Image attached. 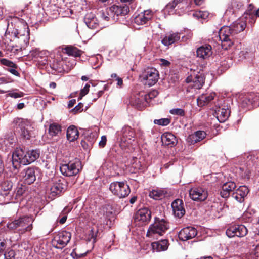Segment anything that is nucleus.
I'll list each match as a JSON object with an SVG mask.
<instances>
[{
  "mask_svg": "<svg viewBox=\"0 0 259 259\" xmlns=\"http://www.w3.org/2000/svg\"><path fill=\"white\" fill-rule=\"evenodd\" d=\"M168 228V223L165 220L156 217L154 223L149 226L146 236L153 239H157L165 233Z\"/></svg>",
  "mask_w": 259,
  "mask_h": 259,
  "instance_id": "nucleus-1",
  "label": "nucleus"
},
{
  "mask_svg": "<svg viewBox=\"0 0 259 259\" xmlns=\"http://www.w3.org/2000/svg\"><path fill=\"white\" fill-rule=\"evenodd\" d=\"M32 219L30 217H20L10 223H8L7 227L10 230H15L19 234H23L32 229Z\"/></svg>",
  "mask_w": 259,
  "mask_h": 259,
  "instance_id": "nucleus-2",
  "label": "nucleus"
},
{
  "mask_svg": "<svg viewBox=\"0 0 259 259\" xmlns=\"http://www.w3.org/2000/svg\"><path fill=\"white\" fill-rule=\"evenodd\" d=\"M116 135L120 141V146L123 149L129 147L135 139V131L129 126H123L120 131L117 132Z\"/></svg>",
  "mask_w": 259,
  "mask_h": 259,
  "instance_id": "nucleus-3",
  "label": "nucleus"
},
{
  "mask_svg": "<svg viewBox=\"0 0 259 259\" xmlns=\"http://www.w3.org/2000/svg\"><path fill=\"white\" fill-rule=\"evenodd\" d=\"M130 12L129 7L126 6H119L113 5L106 9V12L102 14L103 19L107 21L115 20L119 15L125 16Z\"/></svg>",
  "mask_w": 259,
  "mask_h": 259,
  "instance_id": "nucleus-4",
  "label": "nucleus"
},
{
  "mask_svg": "<svg viewBox=\"0 0 259 259\" xmlns=\"http://www.w3.org/2000/svg\"><path fill=\"white\" fill-rule=\"evenodd\" d=\"M219 40L221 42V46L224 50H228L233 44V33L232 29L228 26H223L219 32Z\"/></svg>",
  "mask_w": 259,
  "mask_h": 259,
  "instance_id": "nucleus-5",
  "label": "nucleus"
},
{
  "mask_svg": "<svg viewBox=\"0 0 259 259\" xmlns=\"http://www.w3.org/2000/svg\"><path fill=\"white\" fill-rule=\"evenodd\" d=\"M81 168V162L77 159L69 161L68 163L63 164L60 167L61 174L67 177L76 175Z\"/></svg>",
  "mask_w": 259,
  "mask_h": 259,
  "instance_id": "nucleus-6",
  "label": "nucleus"
},
{
  "mask_svg": "<svg viewBox=\"0 0 259 259\" xmlns=\"http://www.w3.org/2000/svg\"><path fill=\"white\" fill-rule=\"evenodd\" d=\"M109 189L111 192L119 198H124L128 195L131 190L129 186L121 182H114L110 184Z\"/></svg>",
  "mask_w": 259,
  "mask_h": 259,
  "instance_id": "nucleus-7",
  "label": "nucleus"
},
{
  "mask_svg": "<svg viewBox=\"0 0 259 259\" xmlns=\"http://www.w3.org/2000/svg\"><path fill=\"white\" fill-rule=\"evenodd\" d=\"M66 181L61 177H55L52 180L50 193L55 196L64 192L67 189Z\"/></svg>",
  "mask_w": 259,
  "mask_h": 259,
  "instance_id": "nucleus-8",
  "label": "nucleus"
},
{
  "mask_svg": "<svg viewBox=\"0 0 259 259\" xmlns=\"http://www.w3.org/2000/svg\"><path fill=\"white\" fill-rule=\"evenodd\" d=\"M71 237V234L69 232H59L53 239V245L57 248L62 249L68 243Z\"/></svg>",
  "mask_w": 259,
  "mask_h": 259,
  "instance_id": "nucleus-9",
  "label": "nucleus"
},
{
  "mask_svg": "<svg viewBox=\"0 0 259 259\" xmlns=\"http://www.w3.org/2000/svg\"><path fill=\"white\" fill-rule=\"evenodd\" d=\"M12 164L14 169H18L20 164L27 165L24 160H27L26 152L22 149L16 148L12 154Z\"/></svg>",
  "mask_w": 259,
  "mask_h": 259,
  "instance_id": "nucleus-10",
  "label": "nucleus"
},
{
  "mask_svg": "<svg viewBox=\"0 0 259 259\" xmlns=\"http://www.w3.org/2000/svg\"><path fill=\"white\" fill-rule=\"evenodd\" d=\"M151 218V211L147 208L139 209L135 215V222L139 225H143L148 223Z\"/></svg>",
  "mask_w": 259,
  "mask_h": 259,
  "instance_id": "nucleus-11",
  "label": "nucleus"
},
{
  "mask_svg": "<svg viewBox=\"0 0 259 259\" xmlns=\"http://www.w3.org/2000/svg\"><path fill=\"white\" fill-rule=\"evenodd\" d=\"M247 229L245 226L243 225H234L228 228L226 233L227 236L230 238L234 236L242 237L247 234Z\"/></svg>",
  "mask_w": 259,
  "mask_h": 259,
  "instance_id": "nucleus-12",
  "label": "nucleus"
},
{
  "mask_svg": "<svg viewBox=\"0 0 259 259\" xmlns=\"http://www.w3.org/2000/svg\"><path fill=\"white\" fill-rule=\"evenodd\" d=\"M186 0H174L170 2L165 6L164 11L168 14L171 15L177 13L178 8L182 9L181 12H184L185 8L186 7Z\"/></svg>",
  "mask_w": 259,
  "mask_h": 259,
  "instance_id": "nucleus-13",
  "label": "nucleus"
},
{
  "mask_svg": "<svg viewBox=\"0 0 259 259\" xmlns=\"http://www.w3.org/2000/svg\"><path fill=\"white\" fill-rule=\"evenodd\" d=\"M190 198L194 201H203L208 196L207 191L203 188L195 187L189 190Z\"/></svg>",
  "mask_w": 259,
  "mask_h": 259,
  "instance_id": "nucleus-14",
  "label": "nucleus"
},
{
  "mask_svg": "<svg viewBox=\"0 0 259 259\" xmlns=\"http://www.w3.org/2000/svg\"><path fill=\"white\" fill-rule=\"evenodd\" d=\"M113 213V208L110 204H106L100 208L97 213L98 219L101 223L110 220Z\"/></svg>",
  "mask_w": 259,
  "mask_h": 259,
  "instance_id": "nucleus-15",
  "label": "nucleus"
},
{
  "mask_svg": "<svg viewBox=\"0 0 259 259\" xmlns=\"http://www.w3.org/2000/svg\"><path fill=\"white\" fill-rule=\"evenodd\" d=\"M16 123L21 130V135L26 139H28L31 136V125L29 121L24 119H17Z\"/></svg>",
  "mask_w": 259,
  "mask_h": 259,
  "instance_id": "nucleus-16",
  "label": "nucleus"
},
{
  "mask_svg": "<svg viewBox=\"0 0 259 259\" xmlns=\"http://www.w3.org/2000/svg\"><path fill=\"white\" fill-rule=\"evenodd\" d=\"M20 179L24 183L30 185L33 183L36 180L34 169L28 167L23 169L19 175Z\"/></svg>",
  "mask_w": 259,
  "mask_h": 259,
  "instance_id": "nucleus-17",
  "label": "nucleus"
},
{
  "mask_svg": "<svg viewBox=\"0 0 259 259\" xmlns=\"http://www.w3.org/2000/svg\"><path fill=\"white\" fill-rule=\"evenodd\" d=\"M15 143V139L13 135H6L0 138V149L3 151H9L12 150Z\"/></svg>",
  "mask_w": 259,
  "mask_h": 259,
  "instance_id": "nucleus-18",
  "label": "nucleus"
},
{
  "mask_svg": "<svg viewBox=\"0 0 259 259\" xmlns=\"http://www.w3.org/2000/svg\"><path fill=\"white\" fill-rule=\"evenodd\" d=\"M188 83H191L190 86L197 89L201 88L204 83V75L200 73H198L194 75H190L186 79Z\"/></svg>",
  "mask_w": 259,
  "mask_h": 259,
  "instance_id": "nucleus-19",
  "label": "nucleus"
},
{
  "mask_svg": "<svg viewBox=\"0 0 259 259\" xmlns=\"http://www.w3.org/2000/svg\"><path fill=\"white\" fill-rule=\"evenodd\" d=\"M145 80V84L149 86L155 84L158 80V71L155 68H150L147 70L146 74L143 77Z\"/></svg>",
  "mask_w": 259,
  "mask_h": 259,
  "instance_id": "nucleus-20",
  "label": "nucleus"
},
{
  "mask_svg": "<svg viewBox=\"0 0 259 259\" xmlns=\"http://www.w3.org/2000/svg\"><path fill=\"white\" fill-rule=\"evenodd\" d=\"M197 234L196 229L193 227H187L182 229L179 233V238L182 241H187L195 237Z\"/></svg>",
  "mask_w": 259,
  "mask_h": 259,
  "instance_id": "nucleus-21",
  "label": "nucleus"
},
{
  "mask_svg": "<svg viewBox=\"0 0 259 259\" xmlns=\"http://www.w3.org/2000/svg\"><path fill=\"white\" fill-rule=\"evenodd\" d=\"M153 15L154 13L152 10H145L135 18V22L138 25L145 24L151 20Z\"/></svg>",
  "mask_w": 259,
  "mask_h": 259,
  "instance_id": "nucleus-22",
  "label": "nucleus"
},
{
  "mask_svg": "<svg viewBox=\"0 0 259 259\" xmlns=\"http://www.w3.org/2000/svg\"><path fill=\"white\" fill-rule=\"evenodd\" d=\"M171 207L174 215L179 218H182L185 213V210L182 200L178 199L173 201Z\"/></svg>",
  "mask_w": 259,
  "mask_h": 259,
  "instance_id": "nucleus-23",
  "label": "nucleus"
},
{
  "mask_svg": "<svg viewBox=\"0 0 259 259\" xmlns=\"http://www.w3.org/2000/svg\"><path fill=\"white\" fill-rule=\"evenodd\" d=\"M181 38V34L178 32H170L165 35L161 42L165 46H169L172 44L178 42Z\"/></svg>",
  "mask_w": 259,
  "mask_h": 259,
  "instance_id": "nucleus-24",
  "label": "nucleus"
},
{
  "mask_svg": "<svg viewBox=\"0 0 259 259\" xmlns=\"http://www.w3.org/2000/svg\"><path fill=\"white\" fill-rule=\"evenodd\" d=\"M211 50V46L209 45L202 46L196 51L197 56L203 59H207L212 55Z\"/></svg>",
  "mask_w": 259,
  "mask_h": 259,
  "instance_id": "nucleus-25",
  "label": "nucleus"
},
{
  "mask_svg": "<svg viewBox=\"0 0 259 259\" xmlns=\"http://www.w3.org/2000/svg\"><path fill=\"white\" fill-rule=\"evenodd\" d=\"M248 192L249 190L246 186H241L232 194V197L238 202H242Z\"/></svg>",
  "mask_w": 259,
  "mask_h": 259,
  "instance_id": "nucleus-26",
  "label": "nucleus"
},
{
  "mask_svg": "<svg viewBox=\"0 0 259 259\" xmlns=\"http://www.w3.org/2000/svg\"><path fill=\"white\" fill-rule=\"evenodd\" d=\"M215 93L214 92L202 94L197 99V105L199 107H203L208 104L211 100L214 99Z\"/></svg>",
  "mask_w": 259,
  "mask_h": 259,
  "instance_id": "nucleus-27",
  "label": "nucleus"
},
{
  "mask_svg": "<svg viewBox=\"0 0 259 259\" xmlns=\"http://www.w3.org/2000/svg\"><path fill=\"white\" fill-rule=\"evenodd\" d=\"M206 136V134L204 131H198L194 134L190 135L187 138V140L191 144H194L204 139Z\"/></svg>",
  "mask_w": 259,
  "mask_h": 259,
  "instance_id": "nucleus-28",
  "label": "nucleus"
},
{
  "mask_svg": "<svg viewBox=\"0 0 259 259\" xmlns=\"http://www.w3.org/2000/svg\"><path fill=\"white\" fill-rule=\"evenodd\" d=\"M11 35V36L13 37L14 38H21V39L23 40L24 42L26 45L28 43L29 32L27 27L26 28H24L23 32H21L20 30L19 31H18L17 30H16L12 32Z\"/></svg>",
  "mask_w": 259,
  "mask_h": 259,
  "instance_id": "nucleus-29",
  "label": "nucleus"
},
{
  "mask_svg": "<svg viewBox=\"0 0 259 259\" xmlns=\"http://www.w3.org/2000/svg\"><path fill=\"white\" fill-rule=\"evenodd\" d=\"M161 141L163 144L170 147L175 146L177 144L176 137L171 133L166 132L161 136Z\"/></svg>",
  "mask_w": 259,
  "mask_h": 259,
  "instance_id": "nucleus-30",
  "label": "nucleus"
},
{
  "mask_svg": "<svg viewBox=\"0 0 259 259\" xmlns=\"http://www.w3.org/2000/svg\"><path fill=\"white\" fill-rule=\"evenodd\" d=\"M236 188V184L233 182H228L223 184L220 191V195L223 198H228L231 192Z\"/></svg>",
  "mask_w": 259,
  "mask_h": 259,
  "instance_id": "nucleus-31",
  "label": "nucleus"
},
{
  "mask_svg": "<svg viewBox=\"0 0 259 259\" xmlns=\"http://www.w3.org/2000/svg\"><path fill=\"white\" fill-rule=\"evenodd\" d=\"M230 113L228 108L219 107L215 110L217 118L220 122H225L228 118Z\"/></svg>",
  "mask_w": 259,
  "mask_h": 259,
  "instance_id": "nucleus-32",
  "label": "nucleus"
},
{
  "mask_svg": "<svg viewBox=\"0 0 259 259\" xmlns=\"http://www.w3.org/2000/svg\"><path fill=\"white\" fill-rule=\"evenodd\" d=\"M152 249L156 252L165 251L168 247V242L166 239L161 240L159 241L153 242L151 244Z\"/></svg>",
  "mask_w": 259,
  "mask_h": 259,
  "instance_id": "nucleus-33",
  "label": "nucleus"
},
{
  "mask_svg": "<svg viewBox=\"0 0 259 259\" xmlns=\"http://www.w3.org/2000/svg\"><path fill=\"white\" fill-rule=\"evenodd\" d=\"M84 21L87 26L90 29H96L99 25L96 18L92 14H87Z\"/></svg>",
  "mask_w": 259,
  "mask_h": 259,
  "instance_id": "nucleus-34",
  "label": "nucleus"
},
{
  "mask_svg": "<svg viewBox=\"0 0 259 259\" xmlns=\"http://www.w3.org/2000/svg\"><path fill=\"white\" fill-rule=\"evenodd\" d=\"M67 139L70 142L77 140L79 136V132L74 125L69 126L67 130Z\"/></svg>",
  "mask_w": 259,
  "mask_h": 259,
  "instance_id": "nucleus-35",
  "label": "nucleus"
},
{
  "mask_svg": "<svg viewBox=\"0 0 259 259\" xmlns=\"http://www.w3.org/2000/svg\"><path fill=\"white\" fill-rule=\"evenodd\" d=\"M148 102V101L146 100V97L143 95H138L131 101L133 106H136L140 110L146 105Z\"/></svg>",
  "mask_w": 259,
  "mask_h": 259,
  "instance_id": "nucleus-36",
  "label": "nucleus"
},
{
  "mask_svg": "<svg viewBox=\"0 0 259 259\" xmlns=\"http://www.w3.org/2000/svg\"><path fill=\"white\" fill-rule=\"evenodd\" d=\"M12 187L13 183L12 182L8 180L3 182L0 186L1 195L4 196H7L11 190Z\"/></svg>",
  "mask_w": 259,
  "mask_h": 259,
  "instance_id": "nucleus-37",
  "label": "nucleus"
},
{
  "mask_svg": "<svg viewBox=\"0 0 259 259\" xmlns=\"http://www.w3.org/2000/svg\"><path fill=\"white\" fill-rule=\"evenodd\" d=\"M39 155L40 152L38 150L28 151L26 152L27 160H26V162H27L28 164H30L35 161L39 157ZM24 161H25V160Z\"/></svg>",
  "mask_w": 259,
  "mask_h": 259,
  "instance_id": "nucleus-38",
  "label": "nucleus"
},
{
  "mask_svg": "<svg viewBox=\"0 0 259 259\" xmlns=\"http://www.w3.org/2000/svg\"><path fill=\"white\" fill-rule=\"evenodd\" d=\"M258 100V97L254 94H249L244 97L242 100L243 106L248 107L250 105H253Z\"/></svg>",
  "mask_w": 259,
  "mask_h": 259,
  "instance_id": "nucleus-39",
  "label": "nucleus"
},
{
  "mask_svg": "<svg viewBox=\"0 0 259 259\" xmlns=\"http://www.w3.org/2000/svg\"><path fill=\"white\" fill-rule=\"evenodd\" d=\"M65 53L68 55L79 57L81 55L82 51L73 46H68L65 48Z\"/></svg>",
  "mask_w": 259,
  "mask_h": 259,
  "instance_id": "nucleus-40",
  "label": "nucleus"
},
{
  "mask_svg": "<svg viewBox=\"0 0 259 259\" xmlns=\"http://www.w3.org/2000/svg\"><path fill=\"white\" fill-rule=\"evenodd\" d=\"M61 131V127L58 124H51L49 128V133L51 136H56Z\"/></svg>",
  "mask_w": 259,
  "mask_h": 259,
  "instance_id": "nucleus-41",
  "label": "nucleus"
},
{
  "mask_svg": "<svg viewBox=\"0 0 259 259\" xmlns=\"http://www.w3.org/2000/svg\"><path fill=\"white\" fill-rule=\"evenodd\" d=\"M246 27V24L244 22L240 21L238 22H235L232 26V30L233 33H237L243 31Z\"/></svg>",
  "mask_w": 259,
  "mask_h": 259,
  "instance_id": "nucleus-42",
  "label": "nucleus"
},
{
  "mask_svg": "<svg viewBox=\"0 0 259 259\" xmlns=\"http://www.w3.org/2000/svg\"><path fill=\"white\" fill-rule=\"evenodd\" d=\"M149 196L155 200H158L164 197V193L161 190H153L150 192Z\"/></svg>",
  "mask_w": 259,
  "mask_h": 259,
  "instance_id": "nucleus-43",
  "label": "nucleus"
},
{
  "mask_svg": "<svg viewBox=\"0 0 259 259\" xmlns=\"http://www.w3.org/2000/svg\"><path fill=\"white\" fill-rule=\"evenodd\" d=\"M16 91H18V90L16 89H14L12 91H9V93L7 95V96H10V97L15 98V99L21 98V97H22L24 96V94L22 92H21V91L16 92Z\"/></svg>",
  "mask_w": 259,
  "mask_h": 259,
  "instance_id": "nucleus-44",
  "label": "nucleus"
},
{
  "mask_svg": "<svg viewBox=\"0 0 259 259\" xmlns=\"http://www.w3.org/2000/svg\"><path fill=\"white\" fill-rule=\"evenodd\" d=\"M254 6L252 4H249L245 13V17L247 18L248 16L251 19H254Z\"/></svg>",
  "mask_w": 259,
  "mask_h": 259,
  "instance_id": "nucleus-45",
  "label": "nucleus"
},
{
  "mask_svg": "<svg viewBox=\"0 0 259 259\" xmlns=\"http://www.w3.org/2000/svg\"><path fill=\"white\" fill-rule=\"evenodd\" d=\"M107 85H104L103 90L97 91V92L95 93H92V96L91 97L92 101H95L100 98L103 94L104 91L107 89Z\"/></svg>",
  "mask_w": 259,
  "mask_h": 259,
  "instance_id": "nucleus-46",
  "label": "nucleus"
},
{
  "mask_svg": "<svg viewBox=\"0 0 259 259\" xmlns=\"http://www.w3.org/2000/svg\"><path fill=\"white\" fill-rule=\"evenodd\" d=\"M209 15V13L207 11H196L193 14L194 17L197 18H201L203 19H206Z\"/></svg>",
  "mask_w": 259,
  "mask_h": 259,
  "instance_id": "nucleus-47",
  "label": "nucleus"
},
{
  "mask_svg": "<svg viewBox=\"0 0 259 259\" xmlns=\"http://www.w3.org/2000/svg\"><path fill=\"white\" fill-rule=\"evenodd\" d=\"M94 141V139H92L89 140L88 138H85L81 141V145L84 149H88L92 146Z\"/></svg>",
  "mask_w": 259,
  "mask_h": 259,
  "instance_id": "nucleus-48",
  "label": "nucleus"
},
{
  "mask_svg": "<svg viewBox=\"0 0 259 259\" xmlns=\"http://www.w3.org/2000/svg\"><path fill=\"white\" fill-rule=\"evenodd\" d=\"M170 120L169 118H161L160 119H155L154 123L155 124H157L161 126H166L170 123Z\"/></svg>",
  "mask_w": 259,
  "mask_h": 259,
  "instance_id": "nucleus-49",
  "label": "nucleus"
},
{
  "mask_svg": "<svg viewBox=\"0 0 259 259\" xmlns=\"http://www.w3.org/2000/svg\"><path fill=\"white\" fill-rule=\"evenodd\" d=\"M70 211V208L66 207L64 208L63 210L62 211L61 214L63 215V216L59 220V222L60 224H64L67 219V214Z\"/></svg>",
  "mask_w": 259,
  "mask_h": 259,
  "instance_id": "nucleus-50",
  "label": "nucleus"
},
{
  "mask_svg": "<svg viewBox=\"0 0 259 259\" xmlns=\"http://www.w3.org/2000/svg\"><path fill=\"white\" fill-rule=\"evenodd\" d=\"M0 63L8 67H15V64L11 61L8 60L5 58H3L0 60Z\"/></svg>",
  "mask_w": 259,
  "mask_h": 259,
  "instance_id": "nucleus-51",
  "label": "nucleus"
},
{
  "mask_svg": "<svg viewBox=\"0 0 259 259\" xmlns=\"http://www.w3.org/2000/svg\"><path fill=\"white\" fill-rule=\"evenodd\" d=\"M90 87V84L87 83L85 85V86L84 87V88L81 90L80 93V95L78 98L79 99H81L83 96L86 95L89 93Z\"/></svg>",
  "mask_w": 259,
  "mask_h": 259,
  "instance_id": "nucleus-52",
  "label": "nucleus"
},
{
  "mask_svg": "<svg viewBox=\"0 0 259 259\" xmlns=\"http://www.w3.org/2000/svg\"><path fill=\"white\" fill-rule=\"evenodd\" d=\"M132 167L136 170L143 169L142 165L141 162L137 158L134 160V161L132 163Z\"/></svg>",
  "mask_w": 259,
  "mask_h": 259,
  "instance_id": "nucleus-53",
  "label": "nucleus"
},
{
  "mask_svg": "<svg viewBox=\"0 0 259 259\" xmlns=\"http://www.w3.org/2000/svg\"><path fill=\"white\" fill-rule=\"evenodd\" d=\"M170 113L174 115L184 116L185 112L184 110L180 108L173 109L170 111Z\"/></svg>",
  "mask_w": 259,
  "mask_h": 259,
  "instance_id": "nucleus-54",
  "label": "nucleus"
},
{
  "mask_svg": "<svg viewBox=\"0 0 259 259\" xmlns=\"http://www.w3.org/2000/svg\"><path fill=\"white\" fill-rule=\"evenodd\" d=\"M250 53L246 49H243L241 51L239 54V57L240 59H244L248 58Z\"/></svg>",
  "mask_w": 259,
  "mask_h": 259,
  "instance_id": "nucleus-55",
  "label": "nucleus"
},
{
  "mask_svg": "<svg viewBox=\"0 0 259 259\" xmlns=\"http://www.w3.org/2000/svg\"><path fill=\"white\" fill-rule=\"evenodd\" d=\"M15 252L13 250H10L8 252H6L4 254L5 259H14L15 257Z\"/></svg>",
  "mask_w": 259,
  "mask_h": 259,
  "instance_id": "nucleus-56",
  "label": "nucleus"
},
{
  "mask_svg": "<svg viewBox=\"0 0 259 259\" xmlns=\"http://www.w3.org/2000/svg\"><path fill=\"white\" fill-rule=\"evenodd\" d=\"M77 249H75L73 250V251L71 252V255L72 257L73 258H78L84 256L87 252L83 253H78L76 252Z\"/></svg>",
  "mask_w": 259,
  "mask_h": 259,
  "instance_id": "nucleus-57",
  "label": "nucleus"
},
{
  "mask_svg": "<svg viewBox=\"0 0 259 259\" xmlns=\"http://www.w3.org/2000/svg\"><path fill=\"white\" fill-rule=\"evenodd\" d=\"M158 92L157 91H153L149 93L148 94L145 95V97H146V100L148 101V99H152L158 95Z\"/></svg>",
  "mask_w": 259,
  "mask_h": 259,
  "instance_id": "nucleus-58",
  "label": "nucleus"
},
{
  "mask_svg": "<svg viewBox=\"0 0 259 259\" xmlns=\"http://www.w3.org/2000/svg\"><path fill=\"white\" fill-rule=\"evenodd\" d=\"M83 107V104L81 103H79L78 105L76 106L73 109L72 112H73L75 114L81 112L83 109L82 108Z\"/></svg>",
  "mask_w": 259,
  "mask_h": 259,
  "instance_id": "nucleus-59",
  "label": "nucleus"
},
{
  "mask_svg": "<svg viewBox=\"0 0 259 259\" xmlns=\"http://www.w3.org/2000/svg\"><path fill=\"white\" fill-rule=\"evenodd\" d=\"M107 141V138L105 136H103L101 137V140L99 142V145L101 147H104L106 144Z\"/></svg>",
  "mask_w": 259,
  "mask_h": 259,
  "instance_id": "nucleus-60",
  "label": "nucleus"
},
{
  "mask_svg": "<svg viewBox=\"0 0 259 259\" xmlns=\"http://www.w3.org/2000/svg\"><path fill=\"white\" fill-rule=\"evenodd\" d=\"M13 67V69H7V70L9 71L11 73L16 76H19L20 74L16 69L17 67V66L15 64V67Z\"/></svg>",
  "mask_w": 259,
  "mask_h": 259,
  "instance_id": "nucleus-61",
  "label": "nucleus"
},
{
  "mask_svg": "<svg viewBox=\"0 0 259 259\" xmlns=\"http://www.w3.org/2000/svg\"><path fill=\"white\" fill-rule=\"evenodd\" d=\"M160 65L163 66H168L170 64V62L169 61L164 59H161L160 60Z\"/></svg>",
  "mask_w": 259,
  "mask_h": 259,
  "instance_id": "nucleus-62",
  "label": "nucleus"
},
{
  "mask_svg": "<svg viewBox=\"0 0 259 259\" xmlns=\"http://www.w3.org/2000/svg\"><path fill=\"white\" fill-rule=\"evenodd\" d=\"M23 192H24V190L22 188H21V187L18 188L15 191V193L16 194V197L20 196L22 195V194L23 193Z\"/></svg>",
  "mask_w": 259,
  "mask_h": 259,
  "instance_id": "nucleus-63",
  "label": "nucleus"
},
{
  "mask_svg": "<svg viewBox=\"0 0 259 259\" xmlns=\"http://www.w3.org/2000/svg\"><path fill=\"white\" fill-rule=\"evenodd\" d=\"M6 247V244L4 240L0 239V253L2 252Z\"/></svg>",
  "mask_w": 259,
  "mask_h": 259,
  "instance_id": "nucleus-64",
  "label": "nucleus"
}]
</instances>
